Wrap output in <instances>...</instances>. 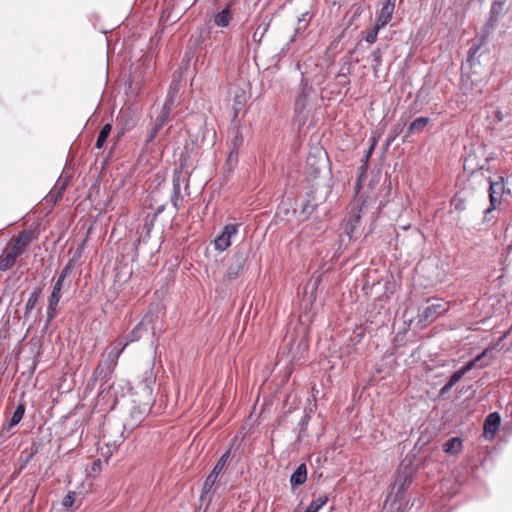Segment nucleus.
Segmentation results:
<instances>
[{"label":"nucleus","mask_w":512,"mask_h":512,"mask_svg":"<svg viewBox=\"0 0 512 512\" xmlns=\"http://www.w3.org/2000/svg\"><path fill=\"white\" fill-rule=\"evenodd\" d=\"M451 205L458 212H462L466 208L465 201L462 198H458V197H454L451 200Z\"/></svg>","instance_id":"c03bdc74"},{"label":"nucleus","mask_w":512,"mask_h":512,"mask_svg":"<svg viewBox=\"0 0 512 512\" xmlns=\"http://www.w3.org/2000/svg\"><path fill=\"white\" fill-rule=\"evenodd\" d=\"M498 22V18L489 15V18L483 27L487 28L488 30L494 31L497 28Z\"/></svg>","instance_id":"49530a36"},{"label":"nucleus","mask_w":512,"mask_h":512,"mask_svg":"<svg viewBox=\"0 0 512 512\" xmlns=\"http://www.w3.org/2000/svg\"><path fill=\"white\" fill-rule=\"evenodd\" d=\"M126 430L131 431L132 429H130L129 427H127V428H126ZM122 433H125V429H124V430H122Z\"/></svg>","instance_id":"bf43d9fd"},{"label":"nucleus","mask_w":512,"mask_h":512,"mask_svg":"<svg viewBox=\"0 0 512 512\" xmlns=\"http://www.w3.org/2000/svg\"><path fill=\"white\" fill-rule=\"evenodd\" d=\"M493 32L494 31L488 30L487 28L483 27L479 36L475 39V41H477L479 43V45L484 46L488 43L489 38Z\"/></svg>","instance_id":"f704fd0d"},{"label":"nucleus","mask_w":512,"mask_h":512,"mask_svg":"<svg viewBox=\"0 0 512 512\" xmlns=\"http://www.w3.org/2000/svg\"><path fill=\"white\" fill-rule=\"evenodd\" d=\"M31 242V233L29 231H22L19 233L17 238L15 239V242L13 244L12 250L18 253V256H20L23 253V248L27 245H29Z\"/></svg>","instance_id":"6ab92c4d"},{"label":"nucleus","mask_w":512,"mask_h":512,"mask_svg":"<svg viewBox=\"0 0 512 512\" xmlns=\"http://www.w3.org/2000/svg\"><path fill=\"white\" fill-rule=\"evenodd\" d=\"M395 2L396 0H384L375 23L382 27L389 23L395 9Z\"/></svg>","instance_id":"4468645a"},{"label":"nucleus","mask_w":512,"mask_h":512,"mask_svg":"<svg viewBox=\"0 0 512 512\" xmlns=\"http://www.w3.org/2000/svg\"><path fill=\"white\" fill-rule=\"evenodd\" d=\"M169 118H170L169 113L161 111L160 115L155 120L154 125H156L157 127L162 129L163 126L168 122Z\"/></svg>","instance_id":"79ce46f5"},{"label":"nucleus","mask_w":512,"mask_h":512,"mask_svg":"<svg viewBox=\"0 0 512 512\" xmlns=\"http://www.w3.org/2000/svg\"><path fill=\"white\" fill-rule=\"evenodd\" d=\"M155 382V376L152 370L145 371L142 380L137 384L136 390L137 393L141 394L142 399L135 403L130 409V422L123 424V429L129 427L130 429H134L144 417L149 413L151 409V404L153 402V384Z\"/></svg>","instance_id":"f03ea898"},{"label":"nucleus","mask_w":512,"mask_h":512,"mask_svg":"<svg viewBox=\"0 0 512 512\" xmlns=\"http://www.w3.org/2000/svg\"><path fill=\"white\" fill-rule=\"evenodd\" d=\"M189 66H180L178 70L173 73L171 81H176L177 84L181 85L183 75L188 71Z\"/></svg>","instance_id":"ea45409f"},{"label":"nucleus","mask_w":512,"mask_h":512,"mask_svg":"<svg viewBox=\"0 0 512 512\" xmlns=\"http://www.w3.org/2000/svg\"><path fill=\"white\" fill-rule=\"evenodd\" d=\"M381 28H382V26H379L377 23H375L374 27L370 31H368L365 36L366 42H368L370 44L374 43L377 39L378 31Z\"/></svg>","instance_id":"4c0bfd02"},{"label":"nucleus","mask_w":512,"mask_h":512,"mask_svg":"<svg viewBox=\"0 0 512 512\" xmlns=\"http://www.w3.org/2000/svg\"><path fill=\"white\" fill-rule=\"evenodd\" d=\"M107 68H109V66H107ZM105 74L108 75V69H106Z\"/></svg>","instance_id":"680f3d73"},{"label":"nucleus","mask_w":512,"mask_h":512,"mask_svg":"<svg viewBox=\"0 0 512 512\" xmlns=\"http://www.w3.org/2000/svg\"><path fill=\"white\" fill-rule=\"evenodd\" d=\"M81 254H82V249H78L76 251V254L70 258L67 263L65 264V266L63 267V269L60 271L59 275H58V278L62 279V280H65L66 281V278L72 273V271L74 270L76 264H77V260L78 258L81 257Z\"/></svg>","instance_id":"aec40b11"},{"label":"nucleus","mask_w":512,"mask_h":512,"mask_svg":"<svg viewBox=\"0 0 512 512\" xmlns=\"http://www.w3.org/2000/svg\"><path fill=\"white\" fill-rule=\"evenodd\" d=\"M361 169H362L363 171H365V170H366L365 165L361 166Z\"/></svg>","instance_id":"052dcab7"},{"label":"nucleus","mask_w":512,"mask_h":512,"mask_svg":"<svg viewBox=\"0 0 512 512\" xmlns=\"http://www.w3.org/2000/svg\"><path fill=\"white\" fill-rule=\"evenodd\" d=\"M430 121H431V119L429 117H423V116L418 117L415 120H413L409 124L406 135L403 137L402 141L406 142V141H408V138L411 135L420 134L421 132H423L425 130V128L428 126V124L430 123Z\"/></svg>","instance_id":"2eb2a0df"},{"label":"nucleus","mask_w":512,"mask_h":512,"mask_svg":"<svg viewBox=\"0 0 512 512\" xmlns=\"http://www.w3.org/2000/svg\"><path fill=\"white\" fill-rule=\"evenodd\" d=\"M158 316L152 311L147 312L141 321L125 336L126 347L133 342L139 341L144 335L155 334L156 321Z\"/></svg>","instance_id":"20e7f679"},{"label":"nucleus","mask_w":512,"mask_h":512,"mask_svg":"<svg viewBox=\"0 0 512 512\" xmlns=\"http://www.w3.org/2000/svg\"><path fill=\"white\" fill-rule=\"evenodd\" d=\"M502 14H503V3L499 2V1H494L491 6L489 15L500 19Z\"/></svg>","instance_id":"c9c22d12"},{"label":"nucleus","mask_w":512,"mask_h":512,"mask_svg":"<svg viewBox=\"0 0 512 512\" xmlns=\"http://www.w3.org/2000/svg\"><path fill=\"white\" fill-rule=\"evenodd\" d=\"M445 311V305L437 300L436 302L429 304L427 307H425L422 311L419 312L418 322L420 324L426 325L428 322H431L437 317H439Z\"/></svg>","instance_id":"9b49d317"},{"label":"nucleus","mask_w":512,"mask_h":512,"mask_svg":"<svg viewBox=\"0 0 512 512\" xmlns=\"http://www.w3.org/2000/svg\"><path fill=\"white\" fill-rule=\"evenodd\" d=\"M126 348V344H122L121 341L116 342L113 347L107 352V356L104 360L100 361L92 374V380L97 382L100 381V386L103 388L105 384L111 378V374L115 369L120 355Z\"/></svg>","instance_id":"7ed1b4c3"},{"label":"nucleus","mask_w":512,"mask_h":512,"mask_svg":"<svg viewBox=\"0 0 512 512\" xmlns=\"http://www.w3.org/2000/svg\"><path fill=\"white\" fill-rule=\"evenodd\" d=\"M327 501V495H320L319 497L311 501L306 510L309 512H318L327 503Z\"/></svg>","instance_id":"7c9ffc66"},{"label":"nucleus","mask_w":512,"mask_h":512,"mask_svg":"<svg viewBox=\"0 0 512 512\" xmlns=\"http://www.w3.org/2000/svg\"><path fill=\"white\" fill-rule=\"evenodd\" d=\"M374 60H375V61H380V58H379V56H378V55H376V53H374Z\"/></svg>","instance_id":"4d7b16f0"},{"label":"nucleus","mask_w":512,"mask_h":512,"mask_svg":"<svg viewBox=\"0 0 512 512\" xmlns=\"http://www.w3.org/2000/svg\"><path fill=\"white\" fill-rule=\"evenodd\" d=\"M495 118H496V120H497L498 122H502V121L505 119V115H504V113H503L502 111L497 110V111L495 112Z\"/></svg>","instance_id":"6e6d98bb"},{"label":"nucleus","mask_w":512,"mask_h":512,"mask_svg":"<svg viewBox=\"0 0 512 512\" xmlns=\"http://www.w3.org/2000/svg\"><path fill=\"white\" fill-rule=\"evenodd\" d=\"M301 74L300 92L296 98L294 112L299 126L306 123L308 99L314 92L312 85H320L324 79L323 66H296Z\"/></svg>","instance_id":"f257e3e1"},{"label":"nucleus","mask_w":512,"mask_h":512,"mask_svg":"<svg viewBox=\"0 0 512 512\" xmlns=\"http://www.w3.org/2000/svg\"><path fill=\"white\" fill-rule=\"evenodd\" d=\"M397 481H401L398 490L396 492V495L402 494L407 487L412 483L413 479L410 475H403L397 479Z\"/></svg>","instance_id":"72a5a7b5"},{"label":"nucleus","mask_w":512,"mask_h":512,"mask_svg":"<svg viewBox=\"0 0 512 512\" xmlns=\"http://www.w3.org/2000/svg\"><path fill=\"white\" fill-rule=\"evenodd\" d=\"M308 13H303L301 18L298 19V27L295 28V34L299 33L301 30H304L308 25Z\"/></svg>","instance_id":"37998d69"},{"label":"nucleus","mask_w":512,"mask_h":512,"mask_svg":"<svg viewBox=\"0 0 512 512\" xmlns=\"http://www.w3.org/2000/svg\"><path fill=\"white\" fill-rule=\"evenodd\" d=\"M17 257H19V256H18V253L16 252V250L10 251L6 255H1L0 256V270L7 271V270L11 269L15 265Z\"/></svg>","instance_id":"a878e982"},{"label":"nucleus","mask_w":512,"mask_h":512,"mask_svg":"<svg viewBox=\"0 0 512 512\" xmlns=\"http://www.w3.org/2000/svg\"><path fill=\"white\" fill-rule=\"evenodd\" d=\"M304 512H309V511H307V510L305 509V511H304Z\"/></svg>","instance_id":"e2e57ef3"},{"label":"nucleus","mask_w":512,"mask_h":512,"mask_svg":"<svg viewBox=\"0 0 512 512\" xmlns=\"http://www.w3.org/2000/svg\"><path fill=\"white\" fill-rule=\"evenodd\" d=\"M238 232V225L228 224L224 227L221 234L215 238L214 247L217 251L223 252L231 246V237Z\"/></svg>","instance_id":"f8f14e48"},{"label":"nucleus","mask_w":512,"mask_h":512,"mask_svg":"<svg viewBox=\"0 0 512 512\" xmlns=\"http://www.w3.org/2000/svg\"><path fill=\"white\" fill-rule=\"evenodd\" d=\"M487 350H484L482 353H480L478 356H476L474 359L468 361L465 363L459 370L463 375L471 371L474 367H476L477 363L481 361V359L486 355Z\"/></svg>","instance_id":"2f4dec72"},{"label":"nucleus","mask_w":512,"mask_h":512,"mask_svg":"<svg viewBox=\"0 0 512 512\" xmlns=\"http://www.w3.org/2000/svg\"><path fill=\"white\" fill-rule=\"evenodd\" d=\"M161 130V128L157 127L156 125H152L151 127V130L149 131V134H148V137H147V140L146 142L147 143H151L157 136V134L159 133V131Z\"/></svg>","instance_id":"8fccbe9b"},{"label":"nucleus","mask_w":512,"mask_h":512,"mask_svg":"<svg viewBox=\"0 0 512 512\" xmlns=\"http://www.w3.org/2000/svg\"><path fill=\"white\" fill-rule=\"evenodd\" d=\"M176 98L177 97H175V96H171V95L167 94L161 111L171 114V111L174 107Z\"/></svg>","instance_id":"e433bc0d"},{"label":"nucleus","mask_w":512,"mask_h":512,"mask_svg":"<svg viewBox=\"0 0 512 512\" xmlns=\"http://www.w3.org/2000/svg\"><path fill=\"white\" fill-rule=\"evenodd\" d=\"M219 475L220 474H215V471L213 470L210 472V474L204 481L201 498H203L204 494H207L212 490L213 486L216 484L218 480Z\"/></svg>","instance_id":"c756f323"},{"label":"nucleus","mask_w":512,"mask_h":512,"mask_svg":"<svg viewBox=\"0 0 512 512\" xmlns=\"http://www.w3.org/2000/svg\"><path fill=\"white\" fill-rule=\"evenodd\" d=\"M307 480V467L306 464H300L290 476V484L292 488L304 484Z\"/></svg>","instance_id":"a211bd4d"},{"label":"nucleus","mask_w":512,"mask_h":512,"mask_svg":"<svg viewBox=\"0 0 512 512\" xmlns=\"http://www.w3.org/2000/svg\"><path fill=\"white\" fill-rule=\"evenodd\" d=\"M482 47V45H479L477 41L474 40L472 46L470 47L468 51L467 61L473 62L475 60V55L479 51V49Z\"/></svg>","instance_id":"a19ab883"},{"label":"nucleus","mask_w":512,"mask_h":512,"mask_svg":"<svg viewBox=\"0 0 512 512\" xmlns=\"http://www.w3.org/2000/svg\"><path fill=\"white\" fill-rule=\"evenodd\" d=\"M487 365H488V363H482V364L480 365V367L482 368V367H485V366H487Z\"/></svg>","instance_id":"13d9d810"},{"label":"nucleus","mask_w":512,"mask_h":512,"mask_svg":"<svg viewBox=\"0 0 512 512\" xmlns=\"http://www.w3.org/2000/svg\"><path fill=\"white\" fill-rule=\"evenodd\" d=\"M165 208H166L165 204L158 206L152 216V221H155L157 219V217L164 212Z\"/></svg>","instance_id":"603ef678"},{"label":"nucleus","mask_w":512,"mask_h":512,"mask_svg":"<svg viewBox=\"0 0 512 512\" xmlns=\"http://www.w3.org/2000/svg\"><path fill=\"white\" fill-rule=\"evenodd\" d=\"M246 100H247V96H246V93L244 90L240 89L235 92L234 107H233L234 118H236L238 116V113L241 110V108L244 106V104L246 103Z\"/></svg>","instance_id":"cd10ccee"},{"label":"nucleus","mask_w":512,"mask_h":512,"mask_svg":"<svg viewBox=\"0 0 512 512\" xmlns=\"http://www.w3.org/2000/svg\"><path fill=\"white\" fill-rule=\"evenodd\" d=\"M68 186V178H63L61 175L54 187L51 189L50 193L47 195L48 201H53L56 204L59 200H61L64 191Z\"/></svg>","instance_id":"dca6fc26"},{"label":"nucleus","mask_w":512,"mask_h":512,"mask_svg":"<svg viewBox=\"0 0 512 512\" xmlns=\"http://www.w3.org/2000/svg\"><path fill=\"white\" fill-rule=\"evenodd\" d=\"M231 19V4H228L222 11L214 16V23L218 27H227Z\"/></svg>","instance_id":"412c9836"},{"label":"nucleus","mask_w":512,"mask_h":512,"mask_svg":"<svg viewBox=\"0 0 512 512\" xmlns=\"http://www.w3.org/2000/svg\"><path fill=\"white\" fill-rule=\"evenodd\" d=\"M504 190L505 185L503 177H499L497 181H490L488 190L490 205L484 211V221L489 222L495 218L493 212L501 205Z\"/></svg>","instance_id":"423d86ee"},{"label":"nucleus","mask_w":512,"mask_h":512,"mask_svg":"<svg viewBox=\"0 0 512 512\" xmlns=\"http://www.w3.org/2000/svg\"><path fill=\"white\" fill-rule=\"evenodd\" d=\"M40 293H41V289L36 288L29 294V297L25 304V311H24L25 319H28L31 312L35 309V307L38 303L39 297H40Z\"/></svg>","instance_id":"4be33fe9"},{"label":"nucleus","mask_w":512,"mask_h":512,"mask_svg":"<svg viewBox=\"0 0 512 512\" xmlns=\"http://www.w3.org/2000/svg\"><path fill=\"white\" fill-rule=\"evenodd\" d=\"M363 205L364 204L353 205L351 207L349 216L345 221L344 232L348 236L349 239H353V238L357 237L359 226H360Z\"/></svg>","instance_id":"1a4fd4ad"},{"label":"nucleus","mask_w":512,"mask_h":512,"mask_svg":"<svg viewBox=\"0 0 512 512\" xmlns=\"http://www.w3.org/2000/svg\"><path fill=\"white\" fill-rule=\"evenodd\" d=\"M310 420V416L305 414L302 419L299 421L298 423V437H297V441H301L302 437L306 436V430H307V426H308V422Z\"/></svg>","instance_id":"473e14b6"},{"label":"nucleus","mask_w":512,"mask_h":512,"mask_svg":"<svg viewBox=\"0 0 512 512\" xmlns=\"http://www.w3.org/2000/svg\"><path fill=\"white\" fill-rule=\"evenodd\" d=\"M406 125L405 121H402V119L395 124L389 131L388 136L385 141V146L388 148L396 139L397 137L403 132L404 127Z\"/></svg>","instance_id":"393cba45"},{"label":"nucleus","mask_w":512,"mask_h":512,"mask_svg":"<svg viewBox=\"0 0 512 512\" xmlns=\"http://www.w3.org/2000/svg\"><path fill=\"white\" fill-rule=\"evenodd\" d=\"M462 449V440L452 437L443 444V451L449 455H457Z\"/></svg>","instance_id":"5701e85b"},{"label":"nucleus","mask_w":512,"mask_h":512,"mask_svg":"<svg viewBox=\"0 0 512 512\" xmlns=\"http://www.w3.org/2000/svg\"><path fill=\"white\" fill-rule=\"evenodd\" d=\"M231 134L233 135V138L231 141L232 149H231L229 157H228L229 161L237 160L238 150H239L240 146L243 144V136L238 127H233L231 129Z\"/></svg>","instance_id":"f3484780"},{"label":"nucleus","mask_w":512,"mask_h":512,"mask_svg":"<svg viewBox=\"0 0 512 512\" xmlns=\"http://www.w3.org/2000/svg\"><path fill=\"white\" fill-rule=\"evenodd\" d=\"M461 67V90L465 95H471L475 98L482 92L485 83L482 79L473 78L474 66H460Z\"/></svg>","instance_id":"0eeeda50"},{"label":"nucleus","mask_w":512,"mask_h":512,"mask_svg":"<svg viewBox=\"0 0 512 512\" xmlns=\"http://www.w3.org/2000/svg\"><path fill=\"white\" fill-rule=\"evenodd\" d=\"M316 209V205H313L309 202V200H307L303 206H302V210L300 212V215H303V220L304 219H307L309 217V215H311V213Z\"/></svg>","instance_id":"58836bf2"},{"label":"nucleus","mask_w":512,"mask_h":512,"mask_svg":"<svg viewBox=\"0 0 512 512\" xmlns=\"http://www.w3.org/2000/svg\"><path fill=\"white\" fill-rule=\"evenodd\" d=\"M235 442L236 438L232 440L230 448L225 453H223L222 456L217 461L216 465L212 469L213 471H215V474H221L228 465V463L230 462L231 450Z\"/></svg>","instance_id":"b1692460"},{"label":"nucleus","mask_w":512,"mask_h":512,"mask_svg":"<svg viewBox=\"0 0 512 512\" xmlns=\"http://www.w3.org/2000/svg\"><path fill=\"white\" fill-rule=\"evenodd\" d=\"M24 413H25V404L19 403L16 406V408L13 412V415L11 416V418L9 420L7 429L9 430L10 428L18 425L20 423V421L22 420Z\"/></svg>","instance_id":"bb28decb"},{"label":"nucleus","mask_w":512,"mask_h":512,"mask_svg":"<svg viewBox=\"0 0 512 512\" xmlns=\"http://www.w3.org/2000/svg\"><path fill=\"white\" fill-rule=\"evenodd\" d=\"M180 85L176 81H171L167 94L171 96H178Z\"/></svg>","instance_id":"09e8293b"},{"label":"nucleus","mask_w":512,"mask_h":512,"mask_svg":"<svg viewBox=\"0 0 512 512\" xmlns=\"http://www.w3.org/2000/svg\"><path fill=\"white\" fill-rule=\"evenodd\" d=\"M74 501H75V493L74 492H69L63 499L62 501V505L65 507V508H70L73 504H74Z\"/></svg>","instance_id":"a18cd8bd"},{"label":"nucleus","mask_w":512,"mask_h":512,"mask_svg":"<svg viewBox=\"0 0 512 512\" xmlns=\"http://www.w3.org/2000/svg\"><path fill=\"white\" fill-rule=\"evenodd\" d=\"M452 387H453V386L447 382V383H446V384H445V385L440 389L439 394H440L441 396L446 395V394H447V393L452 389Z\"/></svg>","instance_id":"864d4df0"},{"label":"nucleus","mask_w":512,"mask_h":512,"mask_svg":"<svg viewBox=\"0 0 512 512\" xmlns=\"http://www.w3.org/2000/svg\"><path fill=\"white\" fill-rule=\"evenodd\" d=\"M153 226H154V221H152V220L150 221V223H146L145 224V228H146V235H145V237H149L150 236V233H151V231L153 229Z\"/></svg>","instance_id":"5fc2aeb1"},{"label":"nucleus","mask_w":512,"mask_h":512,"mask_svg":"<svg viewBox=\"0 0 512 512\" xmlns=\"http://www.w3.org/2000/svg\"><path fill=\"white\" fill-rule=\"evenodd\" d=\"M376 143H377V139H376V137H373V138L371 139V144H370V146H369V148H368V150H367V152H366V155H365V162H367V161H368L369 157H370V156H371V154L373 153L374 148H375V146H376Z\"/></svg>","instance_id":"3c124183"},{"label":"nucleus","mask_w":512,"mask_h":512,"mask_svg":"<svg viewBox=\"0 0 512 512\" xmlns=\"http://www.w3.org/2000/svg\"><path fill=\"white\" fill-rule=\"evenodd\" d=\"M111 129H112V125L110 123L105 124L101 128V130H100V132L98 134L96 143H95V147L97 149H101L104 146L107 138L109 137V135L111 133Z\"/></svg>","instance_id":"c85d7f7f"},{"label":"nucleus","mask_w":512,"mask_h":512,"mask_svg":"<svg viewBox=\"0 0 512 512\" xmlns=\"http://www.w3.org/2000/svg\"><path fill=\"white\" fill-rule=\"evenodd\" d=\"M501 417L499 413L492 412L484 420L483 437L486 440H492L499 429Z\"/></svg>","instance_id":"ddd939ff"},{"label":"nucleus","mask_w":512,"mask_h":512,"mask_svg":"<svg viewBox=\"0 0 512 512\" xmlns=\"http://www.w3.org/2000/svg\"><path fill=\"white\" fill-rule=\"evenodd\" d=\"M185 183V190L189 189L188 181L182 176L181 172H175L172 178V191L170 202L177 213L184 203V195L181 193V185Z\"/></svg>","instance_id":"6e6552de"},{"label":"nucleus","mask_w":512,"mask_h":512,"mask_svg":"<svg viewBox=\"0 0 512 512\" xmlns=\"http://www.w3.org/2000/svg\"><path fill=\"white\" fill-rule=\"evenodd\" d=\"M246 258L247 256L244 251L236 250L234 252L226 272L229 280L236 279L243 272Z\"/></svg>","instance_id":"9d476101"},{"label":"nucleus","mask_w":512,"mask_h":512,"mask_svg":"<svg viewBox=\"0 0 512 512\" xmlns=\"http://www.w3.org/2000/svg\"><path fill=\"white\" fill-rule=\"evenodd\" d=\"M70 281L66 282L65 280H62L57 277L55 280L51 294L48 298V305L46 309V323H45V329L48 328L50 322L56 317L58 305L60 303L62 294L69 288Z\"/></svg>","instance_id":"39448f33"},{"label":"nucleus","mask_w":512,"mask_h":512,"mask_svg":"<svg viewBox=\"0 0 512 512\" xmlns=\"http://www.w3.org/2000/svg\"><path fill=\"white\" fill-rule=\"evenodd\" d=\"M463 374L461 373L460 370H457L455 371L449 378V380L447 381L449 384H451L452 386H454L455 384H457L462 378H463Z\"/></svg>","instance_id":"de8ad7c7"}]
</instances>
